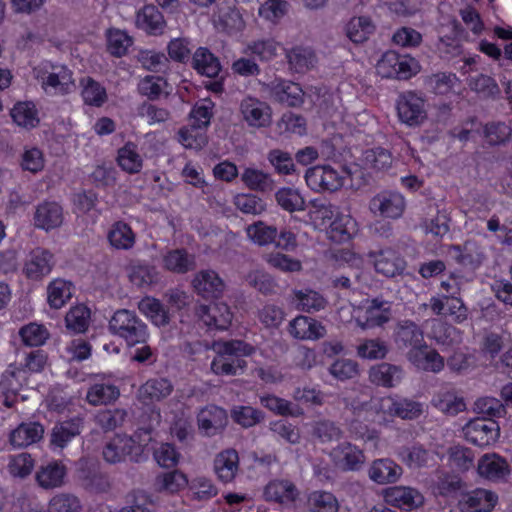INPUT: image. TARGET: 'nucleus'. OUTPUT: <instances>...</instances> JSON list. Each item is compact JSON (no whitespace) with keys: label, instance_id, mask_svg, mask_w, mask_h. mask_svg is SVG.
<instances>
[{"label":"nucleus","instance_id":"nucleus-51","mask_svg":"<svg viewBox=\"0 0 512 512\" xmlns=\"http://www.w3.org/2000/svg\"><path fill=\"white\" fill-rule=\"evenodd\" d=\"M91 313L85 305L71 307L65 316L66 328L73 333H84L89 326Z\"/></svg>","mask_w":512,"mask_h":512},{"label":"nucleus","instance_id":"nucleus-4","mask_svg":"<svg viewBox=\"0 0 512 512\" xmlns=\"http://www.w3.org/2000/svg\"><path fill=\"white\" fill-rule=\"evenodd\" d=\"M376 71L382 78L409 79L420 71V65L413 57L387 51L378 60Z\"/></svg>","mask_w":512,"mask_h":512},{"label":"nucleus","instance_id":"nucleus-56","mask_svg":"<svg viewBox=\"0 0 512 512\" xmlns=\"http://www.w3.org/2000/svg\"><path fill=\"white\" fill-rule=\"evenodd\" d=\"M119 389L110 384H94L87 392V401L92 405L108 404L119 397Z\"/></svg>","mask_w":512,"mask_h":512},{"label":"nucleus","instance_id":"nucleus-24","mask_svg":"<svg viewBox=\"0 0 512 512\" xmlns=\"http://www.w3.org/2000/svg\"><path fill=\"white\" fill-rule=\"evenodd\" d=\"M82 421L80 418H73L56 424L50 435V445L56 450H62L69 442L81 433Z\"/></svg>","mask_w":512,"mask_h":512},{"label":"nucleus","instance_id":"nucleus-55","mask_svg":"<svg viewBox=\"0 0 512 512\" xmlns=\"http://www.w3.org/2000/svg\"><path fill=\"white\" fill-rule=\"evenodd\" d=\"M402 373L399 368L389 364H380L370 370L373 383L382 386H393L400 381Z\"/></svg>","mask_w":512,"mask_h":512},{"label":"nucleus","instance_id":"nucleus-18","mask_svg":"<svg viewBox=\"0 0 512 512\" xmlns=\"http://www.w3.org/2000/svg\"><path fill=\"white\" fill-rule=\"evenodd\" d=\"M390 318V306L387 302L365 300L358 307L357 320L363 327H373L387 322Z\"/></svg>","mask_w":512,"mask_h":512},{"label":"nucleus","instance_id":"nucleus-49","mask_svg":"<svg viewBox=\"0 0 512 512\" xmlns=\"http://www.w3.org/2000/svg\"><path fill=\"white\" fill-rule=\"evenodd\" d=\"M297 308L307 313L317 312L324 309L327 301L317 291L305 289L294 291Z\"/></svg>","mask_w":512,"mask_h":512},{"label":"nucleus","instance_id":"nucleus-27","mask_svg":"<svg viewBox=\"0 0 512 512\" xmlns=\"http://www.w3.org/2000/svg\"><path fill=\"white\" fill-rule=\"evenodd\" d=\"M298 489L289 480L275 479L270 481L264 489V497L267 501L281 504H290L298 497Z\"/></svg>","mask_w":512,"mask_h":512},{"label":"nucleus","instance_id":"nucleus-22","mask_svg":"<svg viewBox=\"0 0 512 512\" xmlns=\"http://www.w3.org/2000/svg\"><path fill=\"white\" fill-rule=\"evenodd\" d=\"M409 361L418 369L430 372H440L444 368L443 357L424 343L408 352Z\"/></svg>","mask_w":512,"mask_h":512},{"label":"nucleus","instance_id":"nucleus-30","mask_svg":"<svg viewBox=\"0 0 512 512\" xmlns=\"http://www.w3.org/2000/svg\"><path fill=\"white\" fill-rule=\"evenodd\" d=\"M241 181L250 190L261 193H270L275 188L272 175L264 170L247 167L241 173Z\"/></svg>","mask_w":512,"mask_h":512},{"label":"nucleus","instance_id":"nucleus-31","mask_svg":"<svg viewBox=\"0 0 512 512\" xmlns=\"http://www.w3.org/2000/svg\"><path fill=\"white\" fill-rule=\"evenodd\" d=\"M66 475V467L53 461L39 468L36 473V481L44 489L57 488L63 485Z\"/></svg>","mask_w":512,"mask_h":512},{"label":"nucleus","instance_id":"nucleus-17","mask_svg":"<svg viewBox=\"0 0 512 512\" xmlns=\"http://www.w3.org/2000/svg\"><path fill=\"white\" fill-rule=\"evenodd\" d=\"M197 317L207 326H214L224 330L229 327L233 319V313L226 303L219 302L212 305H199L196 308Z\"/></svg>","mask_w":512,"mask_h":512},{"label":"nucleus","instance_id":"nucleus-39","mask_svg":"<svg viewBox=\"0 0 512 512\" xmlns=\"http://www.w3.org/2000/svg\"><path fill=\"white\" fill-rule=\"evenodd\" d=\"M74 286L70 281L54 279L47 287V301L51 308H62L72 297Z\"/></svg>","mask_w":512,"mask_h":512},{"label":"nucleus","instance_id":"nucleus-52","mask_svg":"<svg viewBox=\"0 0 512 512\" xmlns=\"http://www.w3.org/2000/svg\"><path fill=\"white\" fill-rule=\"evenodd\" d=\"M214 23L223 30L240 29L242 18L238 11L229 4H219L217 11L213 14Z\"/></svg>","mask_w":512,"mask_h":512},{"label":"nucleus","instance_id":"nucleus-63","mask_svg":"<svg viewBox=\"0 0 512 512\" xmlns=\"http://www.w3.org/2000/svg\"><path fill=\"white\" fill-rule=\"evenodd\" d=\"M138 60L149 71L165 73L169 69V59L161 52L152 50L141 51L138 55Z\"/></svg>","mask_w":512,"mask_h":512},{"label":"nucleus","instance_id":"nucleus-43","mask_svg":"<svg viewBox=\"0 0 512 512\" xmlns=\"http://www.w3.org/2000/svg\"><path fill=\"white\" fill-rule=\"evenodd\" d=\"M448 254L458 263L470 268H476L483 260L482 250L473 242L465 243L463 248L451 247Z\"/></svg>","mask_w":512,"mask_h":512},{"label":"nucleus","instance_id":"nucleus-14","mask_svg":"<svg viewBox=\"0 0 512 512\" xmlns=\"http://www.w3.org/2000/svg\"><path fill=\"white\" fill-rule=\"evenodd\" d=\"M378 409L383 414L398 416L402 419H414L423 413L420 403L392 396L381 398Z\"/></svg>","mask_w":512,"mask_h":512},{"label":"nucleus","instance_id":"nucleus-62","mask_svg":"<svg viewBox=\"0 0 512 512\" xmlns=\"http://www.w3.org/2000/svg\"><path fill=\"white\" fill-rule=\"evenodd\" d=\"M267 159L275 172L280 175H291L296 172V166L290 153L273 149L267 154Z\"/></svg>","mask_w":512,"mask_h":512},{"label":"nucleus","instance_id":"nucleus-50","mask_svg":"<svg viewBox=\"0 0 512 512\" xmlns=\"http://www.w3.org/2000/svg\"><path fill=\"white\" fill-rule=\"evenodd\" d=\"M107 49L110 54L121 57L128 52L133 44V39L124 30L111 28L106 32Z\"/></svg>","mask_w":512,"mask_h":512},{"label":"nucleus","instance_id":"nucleus-53","mask_svg":"<svg viewBox=\"0 0 512 512\" xmlns=\"http://www.w3.org/2000/svg\"><path fill=\"white\" fill-rule=\"evenodd\" d=\"M309 206L308 216L316 227L326 226L335 216L333 206L325 200H311Z\"/></svg>","mask_w":512,"mask_h":512},{"label":"nucleus","instance_id":"nucleus-64","mask_svg":"<svg viewBox=\"0 0 512 512\" xmlns=\"http://www.w3.org/2000/svg\"><path fill=\"white\" fill-rule=\"evenodd\" d=\"M308 504L313 512H337L339 508L336 497L325 491L311 493Z\"/></svg>","mask_w":512,"mask_h":512},{"label":"nucleus","instance_id":"nucleus-12","mask_svg":"<svg viewBox=\"0 0 512 512\" xmlns=\"http://www.w3.org/2000/svg\"><path fill=\"white\" fill-rule=\"evenodd\" d=\"M477 474L490 482H504L511 474L507 460L497 453H486L477 462Z\"/></svg>","mask_w":512,"mask_h":512},{"label":"nucleus","instance_id":"nucleus-3","mask_svg":"<svg viewBox=\"0 0 512 512\" xmlns=\"http://www.w3.org/2000/svg\"><path fill=\"white\" fill-rule=\"evenodd\" d=\"M34 72L47 94L64 95L75 87L73 73L64 65L46 62L35 68Z\"/></svg>","mask_w":512,"mask_h":512},{"label":"nucleus","instance_id":"nucleus-6","mask_svg":"<svg viewBox=\"0 0 512 512\" xmlns=\"http://www.w3.org/2000/svg\"><path fill=\"white\" fill-rule=\"evenodd\" d=\"M396 110L399 121L408 127H419L428 117L426 101L413 92H406L399 96Z\"/></svg>","mask_w":512,"mask_h":512},{"label":"nucleus","instance_id":"nucleus-29","mask_svg":"<svg viewBox=\"0 0 512 512\" xmlns=\"http://www.w3.org/2000/svg\"><path fill=\"white\" fill-rule=\"evenodd\" d=\"M239 469V456L236 450L227 449L219 453L214 460V470L219 480L231 482Z\"/></svg>","mask_w":512,"mask_h":512},{"label":"nucleus","instance_id":"nucleus-28","mask_svg":"<svg viewBox=\"0 0 512 512\" xmlns=\"http://www.w3.org/2000/svg\"><path fill=\"white\" fill-rule=\"evenodd\" d=\"M132 440L128 435H116L103 449L104 459L112 464L129 459L133 461Z\"/></svg>","mask_w":512,"mask_h":512},{"label":"nucleus","instance_id":"nucleus-36","mask_svg":"<svg viewBox=\"0 0 512 512\" xmlns=\"http://www.w3.org/2000/svg\"><path fill=\"white\" fill-rule=\"evenodd\" d=\"M401 474V467L389 459L376 460L369 469L371 480L379 484L396 482Z\"/></svg>","mask_w":512,"mask_h":512},{"label":"nucleus","instance_id":"nucleus-13","mask_svg":"<svg viewBox=\"0 0 512 512\" xmlns=\"http://www.w3.org/2000/svg\"><path fill=\"white\" fill-rule=\"evenodd\" d=\"M192 285L196 293L206 299L221 297L226 287L219 274L211 269L197 272Z\"/></svg>","mask_w":512,"mask_h":512},{"label":"nucleus","instance_id":"nucleus-33","mask_svg":"<svg viewBox=\"0 0 512 512\" xmlns=\"http://www.w3.org/2000/svg\"><path fill=\"white\" fill-rule=\"evenodd\" d=\"M136 25L149 34L163 33L165 20L161 12L153 5H147L137 13Z\"/></svg>","mask_w":512,"mask_h":512},{"label":"nucleus","instance_id":"nucleus-58","mask_svg":"<svg viewBox=\"0 0 512 512\" xmlns=\"http://www.w3.org/2000/svg\"><path fill=\"white\" fill-rule=\"evenodd\" d=\"M45 156L37 147H24L20 156V167L32 174L41 172L45 167Z\"/></svg>","mask_w":512,"mask_h":512},{"label":"nucleus","instance_id":"nucleus-42","mask_svg":"<svg viewBox=\"0 0 512 512\" xmlns=\"http://www.w3.org/2000/svg\"><path fill=\"white\" fill-rule=\"evenodd\" d=\"M192 65L200 74L207 77L218 76L221 65L217 57H215L207 48H198L192 58Z\"/></svg>","mask_w":512,"mask_h":512},{"label":"nucleus","instance_id":"nucleus-46","mask_svg":"<svg viewBox=\"0 0 512 512\" xmlns=\"http://www.w3.org/2000/svg\"><path fill=\"white\" fill-rule=\"evenodd\" d=\"M13 121L20 127L33 128L39 123L38 111L31 101L18 102L11 110Z\"/></svg>","mask_w":512,"mask_h":512},{"label":"nucleus","instance_id":"nucleus-21","mask_svg":"<svg viewBox=\"0 0 512 512\" xmlns=\"http://www.w3.org/2000/svg\"><path fill=\"white\" fill-rule=\"evenodd\" d=\"M288 331L298 340H318L326 335V329L320 322L302 315L290 321Z\"/></svg>","mask_w":512,"mask_h":512},{"label":"nucleus","instance_id":"nucleus-7","mask_svg":"<svg viewBox=\"0 0 512 512\" xmlns=\"http://www.w3.org/2000/svg\"><path fill=\"white\" fill-rule=\"evenodd\" d=\"M465 438L474 445L488 447L494 445L500 437V426L492 419L475 418L463 427Z\"/></svg>","mask_w":512,"mask_h":512},{"label":"nucleus","instance_id":"nucleus-45","mask_svg":"<svg viewBox=\"0 0 512 512\" xmlns=\"http://www.w3.org/2000/svg\"><path fill=\"white\" fill-rule=\"evenodd\" d=\"M80 86L81 96L85 104L100 107L107 101L108 96L105 87L93 78H82Z\"/></svg>","mask_w":512,"mask_h":512},{"label":"nucleus","instance_id":"nucleus-10","mask_svg":"<svg viewBox=\"0 0 512 512\" xmlns=\"http://www.w3.org/2000/svg\"><path fill=\"white\" fill-rule=\"evenodd\" d=\"M386 504L404 511H412L423 506L425 498L417 489L410 486H392L382 491Z\"/></svg>","mask_w":512,"mask_h":512},{"label":"nucleus","instance_id":"nucleus-47","mask_svg":"<svg viewBox=\"0 0 512 512\" xmlns=\"http://www.w3.org/2000/svg\"><path fill=\"white\" fill-rule=\"evenodd\" d=\"M117 161L119 166L130 174L139 173L143 166V159L138 153L134 143H127L118 150Z\"/></svg>","mask_w":512,"mask_h":512},{"label":"nucleus","instance_id":"nucleus-40","mask_svg":"<svg viewBox=\"0 0 512 512\" xmlns=\"http://www.w3.org/2000/svg\"><path fill=\"white\" fill-rule=\"evenodd\" d=\"M277 205L286 212L294 213L306 210V201L299 190L291 187H281L275 194Z\"/></svg>","mask_w":512,"mask_h":512},{"label":"nucleus","instance_id":"nucleus-20","mask_svg":"<svg viewBox=\"0 0 512 512\" xmlns=\"http://www.w3.org/2000/svg\"><path fill=\"white\" fill-rule=\"evenodd\" d=\"M63 219L62 207L53 201H44L38 204L33 217L34 226L45 231L60 227Z\"/></svg>","mask_w":512,"mask_h":512},{"label":"nucleus","instance_id":"nucleus-23","mask_svg":"<svg viewBox=\"0 0 512 512\" xmlns=\"http://www.w3.org/2000/svg\"><path fill=\"white\" fill-rule=\"evenodd\" d=\"M369 259L373 262L376 271L387 277H394L400 274L405 268L404 260L391 249L370 253Z\"/></svg>","mask_w":512,"mask_h":512},{"label":"nucleus","instance_id":"nucleus-11","mask_svg":"<svg viewBox=\"0 0 512 512\" xmlns=\"http://www.w3.org/2000/svg\"><path fill=\"white\" fill-rule=\"evenodd\" d=\"M272 99L290 107L300 106L304 102V92L299 84L282 78H275L263 85Z\"/></svg>","mask_w":512,"mask_h":512},{"label":"nucleus","instance_id":"nucleus-34","mask_svg":"<svg viewBox=\"0 0 512 512\" xmlns=\"http://www.w3.org/2000/svg\"><path fill=\"white\" fill-rule=\"evenodd\" d=\"M290 70L296 73H305L315 67L317 57L309 47L297 46L286 53Z\"/></svg>","mask_w":512,"mask_h":512},{"label":"nucleus","instance_id":"nucleus-19","mask_svg":"<svg viewBox=\"0 0 512 512\" xmlns=\"http://www.w3.org/2000/svg\"><path fill=\"white\" fill-rule=\"evenodd\" d=\"M498 502V496L491 490L478 488L464 494L459 501L461 510L491 512Z\"/></svg>","mask_w":512,"mask_h":512},{"label":"nucleus","instance_id":"nucleus-8","mask_svg":"<svg viewBox=\"0 0 512 512\" xmlns=\"http://www.w3.org/2000/svg\"><path fill=\"white\" fill-rule=\"evenodd\" d=\"M307 186L315 192H334L343 186V178L329 165H318L307 169Z\"/></svg>","mask_w":512,"mask_h":512},{"label":"nucleus","instance_id":"nucleus-44","mask_svg":"<svg viewBox=\"0 0 512 512\" xmlns=\"http://www.w3.org/2000/svg\"><path fill=\"white\" fill-rule=\"evenodd\" d=\"M433 405L447 415H456L466 408L462 397L452 390L439 391L432 400Z\"/></svg>","mask_w":512,"mask_h":512},{"label":"nucleus","instance_id":"nucleus-38","mask_svg":"<svg viewBox=\"0 0 512 512\" xmlns=\"http://www.w3.org/2000/svg\"><path fill=\"white\" fill-rule=\"evenodd\" d=\"M138 309L149 318L155 326L162 327L170 323L171 315L169 310L156 298H143L138 303Z\"/></svg>","mask_w":512,"mask_h":512},{"label":"nucleus","instance_id":"nucleus-16","mask_svg":"<svg viewBox=\"0 0 512 512\" xmlns=\"http://www.w3.org/2000/svg\"><path fill=\"white\" fill-rule=\"evenodd\" d=\"M227 422L226 411L215 405L201 409L197 416L199 431L208 437L220 433L226 427Z\"/></svg>","mask_w":512,"mask_h":512},{"label":"nucleus","instance_id":"nucleus-15","mask_svg":"<svg viewBox=\"0 0 512 512\" xmlns=\"http://www.w3.org/2000/svg\"><path fill=\"white\" fill-rule=\"evenodd\" d=\"M370 209L385 218H399L405 210V199L397 192H382L370 202Z\"/></svg>","mask_w":512,"mask_h":512},{"label":"nucleus","instance_id":"nucleus-54","mask_svg":"<svg viewBox=\"0 0 512 512\" xmlns=\"http://www.w3.org/2000/svg\"><path fill=\"white\" fill-rule=\"evenodd\" d=\"M248 238L259 246L273 243L278 235L277 228L262 221L255 222L246 228Z\"/></svg>","mask_w":512,"mask_h":512},{"label":"nucleus","instance_id":"nucleus-57","mask_svg":"<svg viewBox=\"0 0 512 512\" xmlns=\"http://www.w3.org/2000/svg\"><path fill=\"white\" fill-rule=\"evenodd\" d=\"M80 499L71 493H58L48 502V512H81Z\"/></svg>","mask_w":512,"mask_h":512},{"label":"nucleus","instance_id":"nucleus-9","mask_svg":"<svg viewBox=\"0 0 512 512\" xmlns=\"http://www.w3.org/2000/svg\"><path fill=\"white\" fill-rule=\"evenodd\" d=\"M56 264L54 254L42 247L31 250L23 265L24 275L33 281H40L48 276Z\"/></svg>","mask_w":512,"mask_h":512},{"label":"nucleus","instance_id":"nucleus-37","mask_svg":"<svg viewBox=\"0 0 512 512\" xmlns=\"http://www.w3.org/2000/svg\"><path fill=\"white\" fill-rule=\"evenodd\" d=\"M173 391L171 382L165 378H154L146 381L139 389V398L143 402L160 401Z\"/></svg>","mask_w":512,"mask_h":512},{"label":"nucleus","instance_id":"nucleus-2","mask_svg":"<svg viewBox=\"0 0 512 512\" xmlns=\"http://www.w3.org/2000/svg\"><path fill=\"white\" fill-rule=\"evenodd\" d=\"M109 329L113 335L125 340L129 346L145 344L149 338L147 325L135 312L120 309L117 310L109 321Z\"/></svg>","mask_w":512,"mask_h":512},{"label":"nucleus","instance_id":"nucleus-5","mask_svg":"<svg viewBox=\"0 0 512 512\" xmlns=\"http://www.w3.org/2000/svg\"><path fill=\"white\" fill-rule=\"evenodd\" d=\"M238 111L241 121L249 128H266L272 123L271 106L255 96L245 95L239 101Z\"/></svg>","mask_w":512,"mask_h":512},{"label":"nucleus","instance_id":"nucleus-61","mask_svg":"<svg viewBox=\"0 0 512 512\" xmlns=\"http://www.w3.org/2000/svg\"><path fill=\"white\" fill-rule=\"evenodd\" d=\"M19 336L25 345L38 347L49 338V332L44 325L29 323L19 330Z\"/></svg>","mask_w":512,"mask_h":512},{"label":"nucleus","instance_id":"nucleus-59","mask_svg":"<svg viewBox=\"0 0 512 512\" xmlns=\"http://www.w3.org/2000/svg\"><path fill=\"white\" fill-rule=\"evenodd\" d=\"M155 483L159 491L175 493L188 484V479L181 471L173 470L158 475Z\"/></svg>","mask_w":512,"mask_h":512},{"label":"nucleus","instance_id":"nucleus-48","mask_svg":"<svg viewBox=\"0 0 512 512\" xmlns=\"http://www.w3.org/2000/svg\"><path fill=\"white\" fill-rule=\"evenodd\" d=\"M169 87L163 77L148 75L139 81L138 92L153 101L159 99L163 94L167 96Z\"/></svg>","mask_w":512,"mask_h":512},{"label":"nucleus","instance_id":"nucleus-32","mask_svg":"<svg viewBox=\"0 0 512 512\" xmlns=\"http://www.w3.org/2000/svg\"><path fill=\"white\" fill-rule=\"evenodd\" d=\"M281 44L273 38H260L247 43L244 53L260 61L269 62L277 57Z\"/></svg>","mask_w":512,"mask_h":512},{"label":"nucleus","instance_id":"nucleus-1","mask_svg":"<svg viewBox=\"0 0 512 512\" xmlns=\"http://www.w3.org/2000/svg\"><path fill=\"white\" fill-rule=\"evenodd\" d=\"M254 350L253 346L241 340L219 343L217 355L211 362V370L216 375H238L246 367L243 358L253 354Z\"/></svg>","mask_w":512,"mask_h":512},{"label":"nucleus","instance_id":"nucleus-25","mask_svg":"<svg viewBox=\"0 0 512 512\" xmlns=\"http://www.w3.org/2000/svg\"><path fill=\"white\" fill-rule=\"evenodd\" d=\"M27 382L25 369L10 365L2 374L0 390L5 395V404L10 406L9 398L16 397Z\"/></svg>","mask_w":512,"mask_h":512},{"label":"nucleus","instance_id":"nucleus-60","mask_svg":"<svg viewBox=\"0 0 512 512\" xmlns=\"http://www.w3.org/2000/svg\"><path fill=\"white\" fill-rule=\"evenodd\" d=\"M400 457L410 468L429 466L435 462V456L420 446L405 449L401 452Z\"/></svg>","mask_w":512,"mask_h":512},{"label":"nucleus","instance_id":"nucleus-41","mask_svg":"<svg viewBox=\"0 0 512 512\" xmlns=\"http://www.w3.org/2000/svg\"><path fill=\"white\" fill-rule=\"evenodd\" d=\"M108 241L110 245L118 250H129L131 249L136 240L135 233L131 227L125 222L119 221L112 225L108 235Z\"/></svg>","mask_w":512,"mask_h":512},{"label":"nucleus","instance_id":"nucleus-26","mask_svg":"<svg viewBox=\"0 0 512 512\" xmlns=\"http://www.w3.org/2000/svg\"><path fill=\"white\" fill-rule=\"evenodd\" d=\"M44 427L38 422H24L18 425L9 437L14 448L28 447L43 438Z\"/></svg>","mask_w":512,"mask_h":512},{"label":"nucleus","instance_id":"nucleus-35","mask_svg":"<svg viewBox=\"0 0 512 512\" xmlns=\"http://www.w3.org/2000/svg\"><path fill=\"white\" fill-rule=\"evenodd\" d=\"M164 267L174 273L184 274L196 267L195 257L184 249L168 251L163 256Z\"/></svg>","mask_w":512,"mask_h":512}]
</instances>
